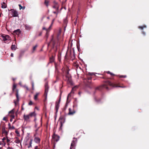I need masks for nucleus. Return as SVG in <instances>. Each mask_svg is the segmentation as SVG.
<instances>
[{"instance_id": "15", "label": "nucleus", "mask_w": 149, "mask_h": 149, "mask_svg": "<svg viewBox=\"0 0 149 149\" xmlns=\"http://www.w3.org/2000/svg\"><path fill=\"white\" fill-rule=\"evenodd\" d=\"M97 74L96 73H94V76H97V77H100V78H102V79L105 78L104 77L102 74H97L98 75H100L101 76H97L95 74Z\"/></svg>"}, {"instance_id": "32", "label": "nucleus", "mask_w": 149, "mask_h": 149, "mask_svg": "<svg viewBox=\"0 0 149 149\" xmlns=\"http://www.w3.org/2000/svg\"><path fill=\"white\" fill-rule=\"evenodd\" d=\"M37 47V46L36 45L34 46L33 47V51H34L36 49V48Z\"/></svg>"}, {"instance_id": "24", "label": "nucleus", "mask_w": 149, "mask_h": 149, "mask_svg": "<svg viewBox=\"0 0 149 149\" xmlns=\"http://www.w3.org/2000/svg\"><path fill=\"white\" fill-rule=\"evenodd\" d=\"M68 83H69L70 84H72V81L70 78H68Z\"/></svg>"}, {"instance_id": "19", "label": "nucleus", "mask_w": 149, "mask_h": 149, "mask_svg": "<svg viewBox=\"0 0 149 149\" xmlns=\"http://www.w3.org/2000/svg\"><path fill=\"white\" fill-rule=\"evenodd\" d=\"M16 47L15 45H12L11 46V49L12 50H15L16 49Z\"/></svg>"}, {"instance_id": "30", "label": "nucleus", "mask_w": 149, "mask_h": 149, "mask_svg": "<svg viewBox=\"0 0 149 149\" xmlns=\"http://www.w3.org/2000/svg\"><path fill=\"white\" fill-rule=\"evenodd\" d=\"M19 7L20 10H21L22 8H23V9H24L25 8L24 7H22V6H21L20 4H19Z\"/></svg>"}, {"instance_id": "7", "label": "nucleus", "mask_w": 149, "mask_h": 149, "mask_svg": "<svg viewBox=\"0 0 149 149\" xmlns=\"http://www.w3.org/2000/svg\"><path fill=\"white\" fill-rule=\"evenodd\" d=\"M61 100V98H60L58 101L57 102H56L55 104V110L56 111V113H57L58 111V110L59 107V104Z\"/></svg>"}, {"instance_id": "22", "label": "nucleus", "mask_w": 149, "mask_h": 149, "mask_svg": "<svg viewBox=\"0 0 149 149\" xmlns=\"http://www.w3.org/2000/svg\"><path fill=\"white\" fill-rule=\"evenodd\" d=\"M39 94V93H37L36 94L34 95V99L35 100H37V99L38 96Z\"/></svg>"}, {"instance_id": "14", "label": "nucleus", "mask_w": 149, "mask_h": 149, "mask_svg": "<svg viewBox=\"0 0 149 149\" xmlns=\"http://www.w3.org/2000/svg\"><path fill=\"white\" fill-rule=\"evenodd\" d=\"M16 97L17 98V100L16 101H14V102L15 103V105H16L18 102L19 101V96L18 94V92H17V94H16Z\"/></svg>"}, {"instance_id": "49", "label": "nucleus", "mask_w": 149, "mask_h": 149, "mask_svg": "<svg viewBox=\"0 0 149 149\" xmlns=\"http://www.w3.org/2000/svg\"><path fill=\"white\" fill-rule=\"evenodd\" d=\"M70 95V93L69 94H68V97H67V98L68 99V97Z\"/></svg>"}, {"instance_id": "38", "label": "nucleus", "mask_w": 149, "mask_h": 149, "mask_svg": "<svg viewBox=\"0 0 149 149\" xmlns=\"http://www.w3.org/2000/svg\"><path fill=\"white\" fill-rule=\"evenodd\" d=\"M7 149H14L11 147H8L7 148Z\"/></svg>"}, {"instance_id": "33", "label": "nucleus", "mask_w": 149, "mask_h": 149, "mask_svg": "<svg viewBox=\"0 0 149 149\" xmlns=\"http://www.w3.org/2000/svg\"><path fill=\"white\" fill-rule=\"evenodd\" d=\"M32 89L33 90H34V83L33 82H32Z\"/></svg>"}, {"instance_id": "63", "label": "nucleus", "mask_w": 149, "mask_h": 149, "mask_svg": "<svg viewBox=\"0 0 149 149\" xmlns=\"http://www.w3.org/2000/svg\"><path fill=\"white\" fill-rule=\"evenodd\" d=\"M22 109L23 110V109H23V108H22Z\"/></svg>"}, {"instance_id": "40", "label": "nucleus", "mask_w": 149, "mask_h": 149, "mask_svg": "<svg viewBox=\"0 0 149 149\" xmlns=\"http://www.w3.org/2000/svg\"><path fill=\"white\" fill-rule=\"evenodd\" d=\"M9 129H15V127L14 126H12V127H9Z\"/></svg>"}, {"instance_id": "27", "label": "nucleus", "mask_w": 149, "mask_h": 149, "mask_svg": "<svg viewBox=\"0 0 149 149\" xmlns=\"http://www.w3.org/2000/svg\"><path fill=\"white\" fill-rule=\"evenodd\" d=\"M16 85L14 84L13 86V90L14 91V90L16 88Z\"/></svg>"}, {"instance_id": "4", "label": "nucleus", "mask_w": 149, "mask_h": 149, "mask_svg": "<svg viewBox=\"0 0 149 149\" xmlns=\"http://www.w3.org/2000/svg\"><path fill=\"white\" fill-rule=\"evenodd\" d=\"M37 124H36L35 127H37L35 130V133L34 134V137H38L40 136L41 133V130H39V127H37Z\"/></svg>"}, {"instance_id": "16", "label": "nucleus", "mask_w": 149, "mask_h": 149, "mask_svg": "<svg viewBox=\"0 0 149 149\" xmlns=\"http://www.w3.org/2000/svg\"><path fill=\"white\" fill-rule=\"evenodd\" d=\"M13 33L14 34H16L17 35H19L20 33V31L19 29H17L14 31Z\"/></svg>"}, {"instance_id": "55", "label": "nucleus", "mask_w": 149, "mask_h": 149, "mask_svg": "<svg viewBox=\"0 0 149 149\" xmlns=\"http://www.w3.org/2000/svg\"><path fill=\"white\" fill-rule=\"evenodd\" d=\"M80 93H81L80 92H79V94L80 95Z\"/></svg>"}, {"instance_id": "21", "label": "nucleus", "mask_w": 149, "mask_h": 149, "mask_svg": "<svg viewBox=\"0 0 149 149\" xmlns=\"http://www.w3.org/2000/svg\"><path fill=\"white\" fill-rule=\"evenodd\" d=\"M20 141L18 138H16V139L15 141V142L16 143H20Z\"/></svg>"}, {"instance_id": "45", "label": "nucleus", "mask_w": 149, "mask_h": 149, "mask_svg": "<svg viewBox=\"0 0 149 149\" xmlns=\"http://www.w3.org/2000/svg\"><path fill=\"white\" fill-rule=\"evenodd\" d=\"M10 56H11L12 57H13V53H11V54Z\"/></svg>"}, {"instance_id": "1", "label": "nucleus", "mask_w": 149, "mask_h": 149, "mask_svg": "<svg viewBox=\"0 0 149 149\" xmlns=\"http://www.w3.org/2000/svg\"><path fill=\"white\" fill-rule=\"evenodd\" d=\"M104 84L101 86L97 87L95 88V90L101 91L103 89H105L107 90H109V86H110L113 87H121L125 88L126 86H121L120 84H116L112 83L109 81L107 80L104 81Z\"/></svg>"}, {"instance_id": "59", "label": "nucleus", "mask_w": 149, "mask_h": 149, "mask_svg": "<svg viewBox=\"0 0 149 149\" xmlns=\"http://www.w3.org/2000/svg\"><path fill=\"white\" fill-rule=\"evenodd\" d=\"M74 88H72V90H73Z\"/></svg>"}, {"instance_id": "34", "label": "nucleus", "mask_w": 149, "mask_h": 149, "mask_svg": "<svg viewBox=\"0 0 149 149\" xmlns=\"http://www.w3.org/2000/svg\"><path fill=\"white\" fill-rule=\"evenodd\" d=\"M45 4L46 5V6H48V1H45Z\"/></svg>"}, {"instance_id": "6", "label": "nucleus", "mask_w": 149, "mask_h": 149, "mask_svg": "<svg viewBox=\"0 0 149 149\" xmlns=\"http://www.w3.org/2000/svg\"><path fill=\"white\" fill-rule=\"evenodd\" d=\"M59 139V137L57 135L54 134L52 136V141L56 142L58 141Z\"/></svg>"}, {"instance_id": "13", "label": "nucleus", "mask_w": 149, "mask_h": 149, "mask_svg": "<svg viewBox=\"0 0 149 149\" xmlns=\"http://www.w3.org/2000/svg\"><path fill=\"white\" fill-rule=\"evenodd\" d=\"M2 133L3 134H4L6 136H7L8 134V132L4 128H2Z\"/></svg>"}, {"instance_id": "5", "label": "nucleus", "mask_w": 149, "mask_h": 149, "mask_svg": "<svg viewBox=\"0 0 149 149\" xmlns=\"http://www.w3.org/2000/svg\"><path fill=\"white\" fill-rule=\"evenodd\" d=\"M45 100H46L47 99V94L48 91V84L47 83H46L45 84Z\"/></svg>"}, {"instance_id": "51", "label": "nucleus", "mask_w": 149, "mask_h": 149, "mask_svg": "<svg viewBox=\"0 0 149 149\" xmlns=\"http://www.w3.org/2000/svg\"><path fill=\"white\" fill-rule=\"evenodd\" d=\"M16 133L17 134H18V132L17 131H16Z\"/></svg>"}, {"instance_id": "61", "label": "nucleus", "mask_w": 149, "mask_h": 149, "mask_svg": "<svg viewBox=\"0 0 149 149\" xmlns=\"http://www.w3.org/2000/svg\"><path fill=\"white\" fill-rule=\"evenodd\" d=\"M58 59H59V61H60V59H59V58H58Z\"/></svg>"}, {"instance_id": "26", "label": "nucleus", "mask_w": 149, "mask_h": 149, "mask_svg": "<svg viewBox=\"0 0 149 149\" xmlns=\"http://www.w3.org/2000/svg\"><path fill=\"white\" fill-rule=\"evenodd\" d=\"M25 28L27 30H29L31 29V27L28 25H25Z\"/></svg>"}, {"instance_id": "10", "label": "nucleus", "mask_w": 149, "mask_h": 149, "mask_svg": "<svg viewBox=\"0 0 149 149\" xmlns=\"http://www.w3.org/2000/svg\"><path fill=\"white\" fill-rule=\"evenodd\" d=\"M34 140L35 142L36 143H40V139L38 137H34Z\"/></svg>"}, {"instance_id": "20", "label": "nucleus", "mask_w": 149, "mask_h": 149, "mask_svg": "<svg viewBox=\"0 0 149 149\" xmlns=\"http://www.w3.org/2000/svg\"><path fill=\"white\" fill-rule=\"evenodd\" d=\"M7 7V6L5 3L3 2V3L1 4V8H6Z\"/></svg>"}, {"instance_id": "47", "label": "nucleus", "mask_w": 149, "mask_h": 149, "mask_svg": "<svg viewBox=\"0 0 149 149\" xmlns=\"http://www.w3.org/2000/svg\"><path fill=\"white\" fill-rule=\"evenodd\" d=\"M3 143L4 146H5L6 144V143L4 141H3Z\"/></svg>"}, {"instance_id": "53", "label": "nucleus", "mask_w": 149, "mask_h": 149, "mask_svg": "<svg viewBox=\"0 0 149 149\" xmlns=\"http://www.w3.org/2000/svg\"><path fill=\"white\" fill-rule=\"evenodd\" d=\"M95 101H96V102H97V99L96 98H95Z\"/></svg>"}, {"instance_id": "42", "label": "nucleus", "mask_w": 149, "mask_h": 149, "mask_svg": "<svg viewBox=\"0 0 149 149\" xmlns=\"http://www.w3.org/2000/svg\"><path fill=\"white\" fill-rule=\"evenodd\" d=\"M91 79V78H88V82H90V80Z\"/></svg>"}, {"instance_id": "50", "label": "nucleus", "mask_w": 149, "mask_h": 149, "mask_svg": "<svg viewBox=\"0 0 149 149\" xmlns=\"http://www.w3.org/2000/svg\"><path fill=\"white\" fill-rule=\"evenodd\" d=\"M35 108L37 109V110H38V109L37 107H36Z\"/></svg>"}, {"instance_id": "18", "label": "nucleus", "mask_w": 149, "mask_h": 149, "mask_svg": "<svg viewBox=\"0 0 149 149\" xmlns=\"http://www.w3.org/2000/svg\"><path fill=\"white\" fill-rule=\"evenodd\" d=\"M54 60V58L53 56H52V57L50 58V63L53 62Z\"/></svg>"}, {"instance_id": "39", "label": "nucleus", "mask_w": 149, "mask_h": 149, "mask_svg": "<svg viewBox=\"0 0 149 149\" xmlns=\"http://www.w3.org/2000/svg\"><path fill=\"white\" fill-rule=\"evenodd\" d=\"M35 149H40L38 146H36L35 147Z\"/></svg>"}, {"instance_id": "54", "label": "nucleus", "mask_w": 149, "mask_h": 149, "mask_svg": "<svg viewBox=\"0 0 149 149\" xmlns=\"http://www.w3.org/2000/svg\"><path fill=\"white\" fill-rule=\"evenodd\" d=\"M53 13H55V14H56V12H53Z\"/></svg>"}, {"instance_id": "25", "label": "nucleus", "mask_w": 149, "mask_h": 149, "mask_svg": "<svg viewBox=\"0 0 149 149\" xmlns=\"http://www.w3.org/2000/svg\"><path fill=\"white\" fill-rule=\"evenodd\" d=\"M6 140H7V142L8 143V145H9V142L10 141V140L8 139V137L7 136H6Z\"/></svg>"}, {"instance_id": "48", "label": "nucleus", "mask_w": 149, "mask_h": 149, "mask_svg": "<svg viewBox=\"0 0 149 149\" xmlns=\"http://www.w3.org/2000/svg\"><path fill=\"white\" fill-rule=\"evenodd\" d=\"M42 29H43V30H46V28H45V27H43V28H42Z\"/></svg>"}, {"instance_id": "11", "label": "nucleus", "mask_w": 149, "mask_h": 149, "mask_svg": "<svg viewBox=\"0 0 149 149\" xmlns=\"http://www.w3.org/2000/svg\"><path fill=\"white\" fill-rule=\"evenodd\" d=\"M31 118L29 115H24V118L26 121H28L29 119Z\"/></svg>"}, {"instance_id": "31", "label": "nucleus", "mask_w": 149, "mask_h": 149, "mask_svg": "<svg viewBox=\"0 0 149 149\" xmlns=\"http://www.w3.org/2000/svg\"><path fill=\"white\" fill-rule=\"evenodd\" d=\"M107 73L109 74H110L111 75V76H113L114 75V74L111 72L110 71H108L107 72Z\"/></svg>"}, {"instance_id": "36", "label": "nucleus", "mask_w": 149, "mask_h": 149, "mask_svg": "<svg viewBox=\"0 0 149 149\" xmlns=\"http://www.w3.org/2000/svg\"><path fill=\"white\" fill-rule=\"evenodd\" d=\"M6 137H4L3 138V139H2V140L3 141H3H4V140H6Z\"/></svg>"}, {"instance_id": "58", "label": "nucleus", "mask_w": 149, "mask_h": 149, "mask_svg": "<svg viewBox=\"0 0 149 149\" xmlns=\"http://www.w3.org/2000/svg\"><path fill=\"white\" fill-rule=\"evenodd\" d=\"M34 120L35 121L36 120V119L35 118V119H34Z\"/></svg>"}, {"instance_id": "17", "label": "nucleus", "mask_w": 149, "mask_h": 149, "mask_svg": "<svg viewBox=\"0 0 149 149\" xmlns=\"http://www.w3.org/2000/svg\"><path fill=\"white\" fill-rule=\"evenodd\" d=\"M29 116L31 117V118L33 116H36V114L35 113V112L34 111L33 112H31L29 114Z\"/></svg>"}, {"instance_id": "12", "label": "nucleus", "mask_w": 149, "mask_h": 149, "mask_svg": "<svg viewBox=\"0 0 149 149\" xmlns=\"http://www.w3.org/2000/svg\"><path fill=\"white\" fill-rule=\"evenodd\" d=\"M75 113V111L74 110L72 111L71 109L69 108V112L68 114L70 115H72Z\"/></svg>"}, {"instance_id": "44", "label": "nucleus", "mask_w": 149, "mask_h": 149, "mask_svg": "<svg viewBox=\"0 0 149 149\" xmlns=\"http://www.w3.org/2000/svg\"><path fill=\"white\" fill-rule=\"evenodd\" d=\"M53 8H57V7L56 6H53Z\"/></svg>"}, {"instance_id": "9", "label": "nucleus", "mask_w": 149, "mask_h": 149, "mask_svg": "<svg viewBox=\"0 0 149 149\" xmlns=\"http://www.w3.org/2000/svg\"><path fill=\"white\" fill-rule=\"evenodd\" d=\"M77 139H74L72 141V142L71 143L70 149H71L73 147L75 146L76 143H77Z\"/></svg>"}, {"instance_id": "64", "label": "nucleus", "mask_w": 149, "mask_h": 149, "mask_svg": "<svg viewBox=\"0 0 149 149\" xmlns=\"http://www.w3.org/2000/svg\"><path fill=\"white\" fill-rule=\"evenodd\" d=\"M100 101V100H99V101Z\"/></svg>"}, {"instance_id": "29", "label": "nucleus", "mask_w": 149, "mask_h": 149, "mask_svg": "<svg viewBox=\"0 0 149 149\" xmlns=\"http://www.w3.org/2000/svg\"><path fill=\"white\" fill-rule=\"evenodd\" d=\"M14 109H13L11 111H10L9 112V113H12V114H13L14 113Z\"/></svg>"}, {"instance_id": "23", "label": "nucleus", "mask_w": 149, "mask_h": 149, "mask_svg": "<svg viewBox=\"0 0 149 149\" xmlns=\"http://www.w3.org/2000/svg\"><path fill=\"white\" fill-rule=\"evenodd\" d=\"M146 25H143V26H139V28L142 30L144 28H146Z\"/></svg>"}, {"instance_id": "35", "label": "nucleus", "mask_w": 149, "mask_h": 149, "mask_svg": "<svg viewBox=\"0 0 149 149\" xmlns=\"http://www.w3.org/2000/svg\"><path fill=\"white\" fill-rule=\"evenodd\" d=\"M33 104V102L31 101H30V102L29 103V105H31Z\"/></svg>"}, {"instance_id": "8", "label": "nucleus", "mask_w": 149, "mask_h": 149, "mask_svg": "<svg viewBox=\"0 0 149 149\" xmlns=\"http://www.w3.org/2000/svg\"><path fill=\"white\" fill-rule=\"evenodd\" d=\"M13 17H16L18 15V14L17 11L13 9H11L10 10Z\"/></svg>"}, {"instance_id": "37", "label": "nucleus", "mask_w": 149, "mask_h": 149, "mask_svg": "<svg viewBox=\"0 0 149 149\" xmlns=\"http://www.w3.org/2000/svg\"><path fill=\"white\" fill-rule=\"evenodd\" d=\"M54 19H53V21H52V23L51 24V25L49 26V28H51V26H52V24H53V22H54Z\"/></svg>"}, {"instance_id": "60", "label": "nucleus", "mask_w": 149, "mask_h": 149, "mask_svg": "<svg viewBox=\"0 0 149 149\" xmlns=\"http://www.w3.org/2000/svg\"><path fill=\"white\" fill-rule=\"evenodd\" d=\"M61 125L62 126V123H61Z\"/></svg>"}, {"instance_id": "56", "label": "nucleus", "mask_w": 149, "mask_h": 149, "mask_svg": "<svg viewBox=\"0 0 149 149\" xmlns=\"http://www.w3.org/2000/svg\"><path fill=\"white\" fill-rule=\"evenodd\" d=\"M76 22H75V24H76Z\"/></svg>"}, {"instance_id": "43", "label": "nucleus", "mask_w": 149, "mask_h": 149, "mask_svg": "<svg viewBox=\"0 0 149 149\" xmlns=\"http://www.w3.org/2000/svg\"><path fill=\"white\" fill-rule=\"evenodd\" d=\"M142 33L144 35H145L146 34V33L145 32L143 31L142 32Z\"/></svg>"}, {"instance_id": "28", "label": "nucleus", "mask_w": 149, "mask_h": 149, "mask_svg": "<svg viewBox=\"0 0 149 149\" xmlns=\"http://www.w3.org/2000/svg\"><path fill=\"white\" fill-rule=\"evenodd\" d=\"M118 76L120 78H126L127 77L126 75H119Z\"/></svg>"}, {"instance_id": "62", "label": "nucleus", "mask_w": 149, "mask_h": 149, "mask_svg": "<svg viewBox=\"0 0 149 149\" xmlns=\"http://www.w3.org/2000/svg\"><path fill=\"white\" fill-rule=\"evenodd\" d=\"M8 125H10V124H9Z\"/></svg>"}, {"instance_id": "2", "label": "nucleus", "mask_w": 149, "mask_h": 149, "mask_svg": "<svg viewBox=\"0 0 149 149\" xmlns=\"http://www.w3.org/2000/svg\"><path fill=\"white\" fill-rule=\"evenodd\" d=\"M32 139L26 138L24 140L23 145L25 147L29 148L32 147Z\"/></svg>"}, {"instance_id": "41", "label": "nucleus", "mask_w": 149, "mask_h": 149, "mask_svg": "<svg viewBox=\"0 0 149 149\" xmlns=\"http://www.w3.org/2000/svg\"><path fill=\"white\" fill-rule=\"evenodd\" d=\"M3 120H6V117H4Z\"/></svg>"}, {"instance_id": "57", "label": "nucleus", "mask_w": 149, "mask_h": 149, "mask_svg": "<svg viewBox=\"0 0 149 149\" xmlns=\"http://www.w3.org/2000/svg\"><path fill=\"white\" fill-rule=\"evenodd\" d=\"M27 88V90H28V87H27V88Z\"/></svg>"}, {"instance_id": "52", "label": "nucleus", "mask_w": 149, "mask_h": 149, "mask_svg": "<svg viewBox=\"0 0 149 149\" xmlns=\"http://www.w3.org/2000/svg\"><path fill=\"white\" fill-rule=\"evenodd\" d=\"M19 85H21V82H19Z\"/></svg>"}, {"instance_id": "3", "label": "nucleus", "mask_w": 149, "mask_h": 149, "mask_svg": "<svg viewBox=\"0 0 149 149\" xmlns=\"http://www.w3.org/2000/svg\"><path fill=\"white\" fill-rule=\"evenodd\" d=\"M3 40L5 43H8L11 41V38L8 35L3 34L1 35Z\"/></svg>"}, {"instance_id": "46", "label": "nucleus", "mask_w": 149, "mask_h": 149, "mask_svg": "<svg viewBox=\"0 0 149 149\" xmlns=\"http://www.w3.org/2000/svg\"><path fill=\"white\" fill-rule=\"evenodd\" d=\"M42 118H41V120H40V125H42Z\"/></svg>"}]
</instances>
